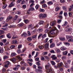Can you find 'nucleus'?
I'll return each mask as SVG.
<instances>
[{"label": "nucleus", "mask_w": 73, "mask_h": 73, "mask_svg": "<svg viewBox=\"0 0 73 73\" xmlns=\"http://www.w3.org/2000/svg\"><path fill=\"white\" fill-rule=\"evenodd\" d=\"M52 29L50 31V32L52 34H55L56 35H58V31L56 30V28L55 27H52Z\"/></svg>", "instance_id": "f257e3e1"}, {"label": "nucleus", "mask_w": 73, "mask_h": 73, "mask_svg": "<svg viewBox=\"0 0 73 73\" xmlns=\"http://www.w3.org/2000/svg\"><path fill=\"white\" fill-rule=\"evenodd\" d=\"M45 68L47 70L48 72H52V68L50 64L49 63H48L47 65L45 66Z\"/></svg>", "instance_id": "f03ea898"}, {"label": "nucleus", "mask_w": 73, "mask_h": 73, "mask_svg": "<svg viewBox=\"0 0 73 73\" xmlns=\"http://www.w3.org/2000/svg\"><path fill=\"white\" fill-rule=\"evenodd\" d=\"M38 69L35 70L36 72H37V73H42V71L41 70L42 69V67L40 66H38Z\"/></svg>", "instance_id": "7ed1b4c3"}, {"label": "nucleus", "mask_w": 73, "mask_h": 73, "mask_svg": "<svg viewBox=\"0 0 73 73\" xmlns=\"http://www.w3.org/2000/svg\"><path fill=\"white\" fill-rule=\"evenodd\" d=\"M17 60V59L15 58H13L12 59H10V61H12L14 64H15V63L17 62H16Z\"/></svg>", "instance_id": "20e7f679"}, {"label": "nucleus", "mask_w": 73, "mask_h": 73, "mask_svg": "<svg viewBox=\"0 0 73 73\" xmlns=\"http://www.w3.org/2000/svg\"><path fill=\"white\" fill-rule=\"evenodd\" d=\"M16 66V67L13 68V70H17L18 68L20 67V65H18L17 66Z\"/></svg>", "instance_id": "39448f33"}, {"label": "nucleus", "mask_w": 73, "mask_h": 73, "mask_svg": "<svg viewBox=\"0 0 73 73\" xmlns=\"http://www.w3.org/2000/svg\"><path fill=\"white\" fill-rule=\"evenodd\" d=\"M51 57L52 58V60H56L57 59V57L56 56V55H53L52 56H51Z\"/></svg>", "instance_id": "423d86ee"}, {"label": "nucleus", "mask_w": 73, "mask_h": 73, "mask_svg": "<svg viewBox=\"0 0 73 73\" xmlns=\"http://www.w3.org/2000/svg\"><path fill=\"white\" fill-rule=\"evenodd\" d=\"M18 15H15L14 17L13 18V21L15 23V21H16L18 19Z\"/></svg>", "instance_id": "0eeeda50"}, {"label": "nucleus", "mask_w": 73, "mask_h": 73, "mask_svg": "<svg viewBox=\"0 0 73 73\" xmlns=\"http://www.w3.org/2000/svg\"><path fill=\"white\" fill-rule=\"evenodd\" d=\"M12 18H13V17L11 16H9L7 18L6 21L8 22V21H9V20H11Z\"/></svg>", "instance_id": "6e6552de"}, {"label": "nucleus", "mask_w": 73, "mask_h": 73, "mask_svg": "<svg viewBox=\"0 0 73 73\" xmlns=\"http://www.w3.org/2000/svg\"><path fill=\"white\" fill-rule=\"evenodd\" d=\"M56 24V22H51L50 23V25L51 26H52V27H53V26H54Z\"/></svg>", "instance_id": "1a4fd4ad"}, {"label": "nucleus", "mask_w": 73, "mask_h": 73, "mask_svg": "<svg viewBox=\"0 0 73 73\" xmlns=\"http://www.w3.org/2000/svg\"><path fill=\"white\" fill-rule=\"evenodd\" d=\"M44 47L45 48V49H49V44L46 43V44L44 46Z\"/></svg>", "instance_id": "9d476101"}, {"label": "nucleus", "mask_w": 73, "mask_h": 73, "mask_svg": "<svg viewBox=\"0 0 73 73\" xmlns=\"http://www.w3.org/2000/svg\"><path fill=\"white\" fill-rule=\"evenodd\" d=\"M44 47L45 48V49H49V44L46 43V44L44 46Z\"/></svg>", "instance_id": "9b49d317"}, {"label": "nucleus", "mask_w": 73, "mask_h": 73, "mask_svg": "<svg viewBox=\"0 0 73 73\" xmlns=\"http://www.w3.org/2000/svg\"><path fill=\"white\" fill-rule=\"evenodd\" d=\"M12 44H17V41L16 40H13L12 41Z\"/></svg>", "instance_id": "f8f14e48"}, {"label": "nucleus", "mask_w": 73, "mask_h": 73, "mask_svg": "<svg viewBox=\"0 0 73 73\" xmlns=\"http://www.w3.org/2000/svg\"><path fill=\"white\" fill-rule=\"evenodd\" d=\"M66 38L67 39H69L70 38H73V36L71 35H66Z\"/></svg>", "instance_id": "ddd939ff"}, {"label": "nucleus", "mask_w": 73, "mask_h": 73, "mask_svg": "<svg viewBox=\"0 0 73 73\" xmlns=\"http://www.w3.org/2000/svg\"><path fill=\"white\" fill-rule=\"evenodd\" d=\"M14 3L13 2H12L9 5V8H11V7H12L13 6H14V4L13 3Z\"/></svg>", "instance_id": "4468645a"}, {"label": "nucleus", "mask_w": 73, "mask_h": 73, "mask_svg": "<svg viewBox=\"0 0 73 73\" xmlns=\"http://www.w3.org/2000/svg\"><path fill=\"white\" fill-rule=\"evenodd\" d=\"M24 25V23H21L20 24H18L17 25V26L18 27H22Z\"/></svg>", "instance_id": "2eb2a0df"}, {"label": "nucleus", "mask_w": 73, "mask_h": 73, "mask_svg": "<svg viewBox=\"0 0 73 73\" xmlns=\"http://www.w3.org/2000/svg\"><path fill=\"white\" fill-rule=\"evenodd\" d=\"M27 40L28 41H32V38L31 37H29L27 38Z\"/></svg>", "instance_id": "dca6fc26"}, {"label": "nucleus", "mask_w": 73, "mask_h": 73, "mask_svg": "<svg viewBox=\"0 0 73 73\" xmlns=\"http://www.w3.org/2000/svg\"><path fill=\"white\" fill-rule=\"evenodd\" d=\"M27 36V34L25 33H23L21 35V37H25Z\"/></svg>", "instance_id": "f3484780"}, {"label": "nucleus", "mask_w": 73, "mask_h": 73, "mask_svg": "<svg viewBox=\"0 0 73 73\" xmlns=\"http://www.w3.org/2000/svg\"><path fill=\"white\" fill-rule=\"evenodd\" d=\"M62 64H63L62 63H60L58 64L57 65L58 68H60V67L62 66Z\"/></svg>", "instance_id": "a211bd4d"}, {"label": "nucleus", "mask_w": 73, "mask_h": 73, "mask_svg": "<svg viewBox=\"0 0 73 73\" xmlns=\"http://www.w3.org/2000/svg\"><path fill=\"white\" fill-rule=\"evenodd\" d=\"M11 57H13L14 56H16V54L15 53H13V52L11 53Z\"/></svg>", "instance_id": "6ab92c4d"}, {"label": "nucleus", "mask_w": 73, "mask_h": 73, "mask_svg": "<svg viewBox=\"0 0 73 73\" xmlns=\"http://www.w3.org/2000/svg\"><path fill=\"white\" fill-rule=\"evenodd\" d=\"M44 21H40L38 23V24L40 25L44 24Z\"/></svg>", "instance_id": "aec40b11"}, {"label": "nucleus", "mask_w": 73, "mask_h": 73, "mask_svg": "<svg viewBox=\"0 0 73 73\" xmlns=\"http://www.w3.org/2000/svg\"><path fill=\"white\" fill-rule=\"evenodd\" d=\"M16 58L18 59V60L19 61H21V60H22V58H21L20 56H17Z\"/></svg>", "instance_id": "412c9836"}, {"label": "nucleus", "mask_w": 73, "mask_h": 73, "mask_svg": "<svg viewBox=\"0 0 73 73\" xmlns=\"http://www.w3.org/2000/svg\"><path fill=\"white\" fill-rule=\"evenodd\" d=\"M16 38H17V36L16 35H14L12 37L13 39H16Z\"/></svg>", "instance_id": "4be33fe9"}, {"label": "nucleus", "mask_w": 73, "mask_h": 73, "mask_svg": "<svg viewBox=\"0 0 73 73\" xmlns=\"http://www.w3.org/2000/svg\"><path fill=\"white\" fill-rule=\"evenodd\" d=\"M64 44L66 46H69L70 45V43L67 42H64Z\"/></svg>", "instance_id": "5701e85b"}, {"label": "nucleus", "mask_w": 73, "mask_h": 73, "mask_svg": "<svg viewBox=\"0 0 73 73\" xmlns=\"http://www.w3.org/2000/svg\"><path fill=\"white\" fill-rule=\"evenodd\" d=\"M29 11H35V9L33 7H31L30 8H29Z\"/></svg>", "instance_id": "b1692460"}, {"label": "nucleus", "mask_w": 73, "mask_h": 73, "mask_svg": "<svg viewBox=\"0 0 73 73\" xmlns=\"http://www.w3.org/2000/svg\"><path fill=\"white\" fill-rule=\"evenodd\" d=\"M8 56L6 55L4 56L3 57V59L4 60H7V59H8Z\"/></svg>", "instance_id": "393cba45"}, {"label": "nucleus", "mask_w": 73, "mask_h": 73, "mask_svg": "<svg viewBox=\"0 0 73 73\" xmlns=\"http://www.w3.org/2000/svg\"><path fill=\"white\" fill-rule=\"evenodd\" d=\"M43 29L42 28L39 29L38 30V32H39L40 33V32H41L42 31H43Z\"/></svg>", "instance_id": "a878e982"}, {"label": "nucleus", "mask_w": 73, "mask_h": 73, "mask_svg": "<svg viewBox=\"0 0 73 73\" xmlns=\"http://www.w3.org/2000/svg\"><path fill=\"white\" fill-rule=\"evenodd\" d=\"M47 4L48 5H52L53 4V2L52 1H49L47 2Z\"/></svg>", "instance_id": "bb28decb"}, {"label": "nucleus", "mask_w": 73, "mask_h": 73, "mask_svg": "<svg viewBox=\"0 0 73 73\" xmlns=\"http://www.w3.org/2000/svg\"><path fill=\"white\" fill-rule=\"evenodd\" d=\"M7 36L8 38H11V35L9 33H8Z\"/></svg>", "instance_id": "cd10ccee"}, {"label": "nucleus", "mask_w": 73, "mask_h": 73, "mask_svg": "<svg viewBox=\"0 0 73 73\" xmlns=\"http://www.w3.org/2000/svg\"><path fill=\"white\" fill-rule=\"evenodd\" d=\"M4 52V50L3 49V48H1L0 49V53H3Z\"/></svg>", "instance_id": "c85d7f7f"}, {"label": "nucleus", "mask_w": 73, "mask_h": 73, "mask_svg": "<svg viewBox=\"0 0 73 73\" xmlns=\"http://www.w3.org/2000/svg\"><path fill=\"white\" fill-rule=\"evenodd\" d=\"M24 21L25 24H28V23H29V21L25 19L24 20Z\"/></svg>", "instance_id": "c756f323"}, {"label": "nucleus", "mask_w": 73, "mask_h": 73, "mask_svg": "<svg viewBox=\"0 0 73 73\" xmlns=\"http://www.w3.org/2000/svg\"><path fill=\"white\" fill-rule=\"evenodd\" d=\"M33 39V40H35L36 39V38H37V35H33L32 36Z\"/></svg>", "instance_id": "7c9ffc66"}, {"label": "nucleus", "mask_w": 73, "mask_h": 73, "mask_svg": "<svg viewBox=\"0 0 73 73\" xmlns=\"http://www.w3.org/2000/svg\"><path fill=\"white\" fill-rule=\"evenodd\" d=\"M26 8H27V5H24L22 6V9H26Z\"/></svg>", "instance_id": "2f4dec72"}, {"label": "nucleus", "mask_w": 73, "mask_h": 73, "mask_svg": "<svg viewBox=\"0 0 73 73\" xmlns=\"http://www.w3.org/2000/svg\"><path fill=\"white\" fill-rule=\"evenodd\" d=\"M51 63L52 64V65H54V66L56 65V63L54 61H51Z\"/></svg>", "instance_id": "473e14b6"}, {"label": "nucleus", "mask_w": 73, "mask_h": 73, "mask_svg": "<svg viewBox=\"0 0 73 73\" xmlns=\"http://www.w3.org/2000/svg\"><path fill=\"white\" fill-rule=\"evenodd\" d=\"M60 9V8H59V7H57L55 8V11H58Z\"/></svg>", "instance_id": "72a5a7b5"}, {"label": "nucleus", "mask_w": 73, "mask_h": 73, "mask_svg": "<svg viewBox=\"0 0 73 73\" xmlns=\"http://www.w3.org/2000/svg\"><path fill=\"white\" fill-rule=\"evenodd\" d=\"M71 29H72L70 28H68L67 29H66V32H68V31H71Z\"/></svg>", "instance_id": "f704fd0d"}, {"label": "nucleus", "mask_w": 73, "mask_h": 73, "mask_svg": "<svg viewBox=\"0 0 73 73\" xmlns=\"http://www.w3.org/2000/svg\"><path fill=\"white\" fill-rule=\"evenodd\" d=\"M39 17L40 18H42V19H43V14H39Z\"/></svg>", "instance_id": "c9c22d12"}, {"label": "nucleus", "mask_w": 73, "mask_h": 73, "mask_svg": "<svg viewBox=\"0 0 73 73\" xmlns=\"http://www.w3.org/2000/svg\"><path fill=\"white\" fill-rule=\"evenodd\" d=\"M68 54V51H65L63 52V55H67V54Z\"/></svg>", "instance_id": "e433bc0d"}, {"label": "nucleus", "mask_w": 73, "mask_h": 73, "mask_svg": "<svg viewBox=\"0 0 73 73\" xmlns=\"http://www.w3.org/2000/svg\"><path fill=\"white\" fill-rule=\"evenodd\" d=\"M60 49L61 50H66V48H65L64 46L62 47Z\"/></svg>", "instance_id": "4c0bfd02"}, {"label": "nucleus", "mask_w": 73, "mask_h": 73, "mask_svg": "<svg viewBox=\"0 0 73 73\" xmlns=\"http://www.w3.org/2000/svg\"><path fill=\"white\" fill-rule=\"evenodd\" d=\"M55 44L54 43H53L52 44L50 45V48H53Z\"/></svg>", "instance_id": "58836bf2"}, {"label": "nucleus", "mask_w": 73, "mask_h": 73, "mask_svg": "<svg viewBox=\"0 0 73 73\" xmlns=\"http://www.w3.org/2000/svg\"><path fill=\"white\" fill-rule=\"evenodd\" d=\"M7 7V5L6 4L5 5H4L3 7V9H5V8Z\"/></svg>", "instance_id": "ea45409f"}, {"label": "nucleus", "mask_w": 73, "mask_h": 73, "mask_svg": "<svg viewBox=\"0 0 73 73\" xmlns=\"http://www.w3.org/2000/svg\"><path fill=\"white\" fill-rule=\"evenodd\" d=\"M7 39H3L2 41L3 42V43H5V42H7Z\"/></svg>", "instance_id": "a19ab883"}, {"label": "nucleus", "mask_w": 73, "mask_h": 73, "mask_svg": "<svg viewBox=\"0 0 73 73\" xmlns=\"http://www.w3.org/2000/svg\"><path fill=\"white\" fill-rule=\"evenodd\" d=\"M48 54V52H43V55H44V56H46V55H47Z\"/></svg>", "instance_id": "79ce46f5"}, {"label": "nucleus", "mask_w": 73, "mask_h": 73, "mask_svg": "<svg viewBox=\"0 0 73 73\" xmlns=\"http://www.w3.org/2000/svg\"><path fill=\"white\" fill-rule=\"evenodd\" d=\"M5 72H6V70H5V68H3L2 69V73H5Z\"/></svg>", "instance_id": "37998d69"}, {"label": "nucleus", "mask_w": 73, "mask_h": 73, "mask_svg": "<svg viewBox=\"0 0 73 73\" xmlns=\"http://www.w3.org/2000/svg\"><path fill=\"white\" fill-rule=\"evenodd\" d=\"M60 40H61V41H64V40H65V38H60Z\"/></svg>", "instance_id": "c03bdc74"}, {"label": "nucleus", "mask_w": 73, "mask_h": 73, "mask_svg": "<svg viewBox=\"0 0 73 73\" xmlns=\"http://www.w3.org/2000/svg\"><path fill=\"white\" fill-rule=\"evenodd\" d=\"M56 51L57 52V53H58L59 54L61 53V51L59 49H57L56 50Z\"/></svg>", "instance_id": "a18cd8bd"}, {"label": "nucleus", "mask_w": 73, "mask_h": 73, "mask_svg": "<svg viewBox=\"0 0 73 73\" xmlns=\"http://www.w3.org/2000/svg\"><path fill=\"white\" fill-rule=\"evenodd\" d=\"M27 35L28 36H29L31 35V34L29 31L27 32Z\"/></svg>", "instance_id": "49530a36"}, {"label": "nucleus", "mask_w": 73, "mask_h": 73, "mask_svg": "<svg viewBox=\"0 0 73 73\" xmlns=\"http://www.w3.org/2000/svg\"><path fill=\"white\" fill-rule=\"evenodd\" d=\"M27 15H29V14H30L31 13V11L29 10V9L28 11H27Z\"/></svg>", "instance_id": "de8ad7c7"}, {"label": "nucleus", "mask_w": 73, "mask_h": 73, "mask_svg": "<svg viewBox=\"0 0 73 73\" xmlns=\"http://www.w3.org/2000/svg\"><path fill=\"white\" fill-rule=\"evenodd\" d=\"M64 64L65 65V66L66 68H68L67 66H68V64L66 62H65L64 63Z\"/></svg>", "instance_id": "09e8293b"}, {"label": "nucleus", "mask_w": 73, "mask_h": 73, "mask_svg": "<svg viewBox=\"0 0 73 73\" xmlns=\"http://www.w3.org/2000/svg\"><path fill=\"white\" fill-rule=\"evenodd\" d=\"M29 3H35V1L33 0H31L29 1Z\"/></svg>", "instance_id": "8fccbe9b"}, {"label": "nucleus", "mask_w": 73, "mask_h": 73, "mask_svg": "<svg viewBox=\"0 0 73 73\" xmlns=\"http://www.w3.org/2000/svg\"><path fill=\"white\" fill-rule=\"evenodd\" d=\"M5 64L7 65H9V64H10V62H9V61H7L5 62Z\"/></svg>", "instance_id": "3c124183"}, {"label": "nucleus", "mask_w": 73, "mask_h": 73, "mask_svg": "<svg viewBox=\"0 0 73 73\" xmlns=\"http://www.w3.org/2000/svg\"><path fill=\"white\" fill-rule=\"evenodd\" d=\"M39 54L38 53V52H36V55L34 57V58H36V57H37V56H38Z\"/></svg>", "instance_id": "603ef678"}, {"label": "nucleus", "mask_w": 73, "mask_h": 73, "mask_svg": "<svg viewBox=\"0 0 73 73\" xmlns=\"http://www.w3.org/2000/svg\"><path fill=\"white\" fill-rule=\"evenodd\" d=\"M48 40H49V38H46L45 39V40L44 41V43H46V42H48Z\"/></svg>", "instance_id": "864d4df0"}, {"label": "nucleus", "mask_w": 73, "mask_h": 73, "mask_svg": "<svg viewBox=\"0 0 73 73\" xmlns=\"http://www.w3.org/2000/svg\"><path fill=\"white\" fill-rule=\"evenodd\" d=\"M36 29H35V30H34L32 32L31 34H32V35H33V34H34L36 32Z\"/></svg>", "instance_id": "5fc2aeb1"}, {"label": "nucleus", "mask_w": 73, "mask_h": 73, "mask_svg": "<svg viewBox=\"0 0 73 73\" xmlns=\"http://www.w3.org/2000/svg\"><path fill=\"white\" fill-rule=\"evenodd\" d=\"M0 35H2V34H3V33H4V32L3 30H1L0 31Z\"/></svg>", "instance_id": "6e6d98bb"}, {"label": "nucleus", "mask_w": 73, "mask_h": 73, "mask_svg": "<svg viewBox=\"0 0 73 73\" xmlns=\"http://www.w3.org/2000/svg\"><path fill=\"white\" fill-rule=\"evenodd\" d=\"M17 53L19 54V53H20V52H21V49H19L17 50Z\"/></svg>", "instance_id": "4d7b16f0"}, {"label": "nucleus", "mask_w": 73, "mask_h": 73, "mask_svg": "<svg viewBox=\"0 0 73 73\" xmlns=\"http://www.w3.org/2000/svg\"><path fill=\"white\" fill-rule=\"evenodd\" d=\"M47 15L46 14H43V19H44L46 17Z\"/></svg>", "instance_id": "13d9d810"}, {"label": "nucleus", "mask_w": 73, "mask_h": 73, "mask_svg": "<svg viewBox=\"0 0 73 73\" xmlns=\"http://www.w3.org/2000/svg\"><path fill=\"white\" fill-rule=\"evenodd\" d=\"M21 21V19H19L17 20V22L18 23H19L20 21Z\"/></svg>", "instance_id": "bf43d9fd"}, {"label": "nucleus", "mask_w": 73, "mask_h": 73, "mask_svg": "<svg viewBox=\"0 0 73 73\" xmlns=\"http://www.w3.org/2000/svg\"><path fill=\"white\" fill-rule=\"evenodd\" d=\"M61 21H62V20L61 19H58L57 21L58 23H60L61 22Z\"/></svg>", "instance_id": "052dcab7"}, {"label": "nucleus", "mask_w": 73, "mask_h": 73, "mask_svg": "<svg viewBox=\"0 0 73 73\" xmlns=\"http://www.w3.org/2000/svg\"><path fill=\"white\" fill-rule=\"evenodd\" d=\"M63 10H64L65 11H66V7L63 6Z\"/></svg>", "instance_id": "680f3d73"}, {"label": "nucleus", "mask_w": 73, "mask_h": 73, "mask_svg": "<svg viewBox=\"0 0 73 73\" xmlns=\"http://www.w3.org/2000/svg\"><path fill=\"white\" fill-rule=\"evenodd\" d=\"M35 7L36 9H38V7H39V6L38 5H37L35 6Z\"/></svg>", "instance_id": "e2e57ef3"}, {"label": "nucleus", "mask_w": 73, "mask_h": 73, "mask_svg": "<svg viewBox=\"0 0 73 73\" xmlns=\"http://www.w3.org/2000/svg\"><path fill=\"white\" fill-rule=\"evenodd\" d=\"M65 0H60V2L61 3H65Z\"/></svg>", "instance_id": "0e129e2a"}, {"label": "nucleus", "mask_w": 73, "mask_h": 73, "mask_svg": "<svg viewBox=\"0 0 73 73\" xmlns=\"http://www.w3.org/2000/svg\"><path fill=\"white\" fill-rule=\"evenodd\" d=\"M71 61L70 60H67V62L68 64H70Z\"/></svg>", "instance_id": "69168bd1"}, {"label": "nucleus", "mask_w": 73, "mask_h": 73, "mask_svg": "<svg viewBox=\"0 0 73 73\" xmlns=\"http://www.w3.org/2000/svg\"><path fill=\"white\" fill-rule=\"evenodd\" d=\"M15 47V46L14 45H12L10 46V48H11V49H13V48H14Z\"/></svg>", "instance_id": "338daca9"}, {"label": "nucleus", "mask_w": 73, "mask_h": 73, "mask_svg": "<svg viewBox=\"0 0 73 73\" xmlns=\"http://www.w3.org/2000/svg\"><path fill=\"white\" fill-rule=\"evenodd\" d=\"M64 15L66 17V16H68V14L66 12H65L64 13Z\"/></svg>", "instance_id": "774afa93"}]
</instances>
